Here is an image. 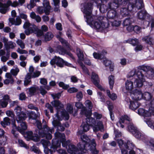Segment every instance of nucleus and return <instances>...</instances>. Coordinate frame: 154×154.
I'll return each mask as SVG.
<instances>
[{
	"mask_svg": "<svg viewBox=\"0 0 154 154\" xmlns=\"http://www.w3.org/2000/svg\"><path fill=\"white\" fill-rule=\"evenodd\" d=\"M35 5L36 4L34 2V1H30V3L27 5V7L30 10L33 8Z\"/></svg>",
	"mask_w": 154,
	"mask_h": 154,
	"instance_id": "55",
	"label": "nucleus"
},
{
	"mask_svg": "<svg viewBox=\"0 0 154 154\" xmlns=\"http://www.w3.org/2000/svg\"><path fill=\"white\" fill-rule=\"evenodd\" d=\"M75 106L78 109H81L80 114L81 115H87L88 114L90 116L91 115V110H87L86 107L84 106L83 104L81 102H76L75 103Z\"/></svg>",
	"mask_w": 154,
	"mask_h": 154,
	"instance_id": "22",
	"label": "nucleus"
},
{
	"mask_svg": "<svg viewBox=\"0 0 154 154\" xmlns=\"http://www.w3.org/2000/svg\"><path fill=\"white\" fill-rule=\"evenodd\" d=\"M45 40L46 41L50 40L53 37L54 35L51 32H48L46 33L44 35Z\"/></svg>",
	"mask_w": 154,
	"mask_h": 154,
	"instance_id": "42",
	"label": "nucleus"
},
{
	"mask_svg": "<svg viewBox=\"0 0 154 154\" xmlns=\"http://www.w3.org/2000/svg\"><path fill=\"white\" fill-rule=\"evenodd\" d=\"M89 125L86 123L83 122L81 126L82 130H79L77 132L78 135H80L83 133L84 132H86L89 129Z\"/></svg>",
	"mask_w": 154,
	"mask_h": 154,
	"instance_id": "30",
	"label": "nucleus"
},
{
	"mask_svg": "<svg viewBox=\"0 0 154 154\" xmlns=\"http://www.w3.org/2000/svg\"><path fill=\"white\" fill-rule=\"evenodd\" d=\"M96 18L93 17V22L91 25H90L89 23L88 24L91 27L94 26L97 29L101 32H106L112 29V27H118L121 24V21L119 20H115L113 21L110 22L111 26L110 25L109 21L105 17L99 16L95 21L94 20Z\"/></svg>",
	"mask_w": 154,
	"mask_h": 154,
	"instance_id": "5",
	"label": "nucleus"
},
{
	"mask_svg": "<svg viewBox=\"0 0 154 154\" xmlns=\"http://www.w3.org/2000/svg\"><path fill=\"white\" fill-rule=\"evenodd\" d=\"M26 137L29 140H32L35 142L38 141L37 134H34L32 131H28L26 133Z\"/></svg>",
	"mask_w": 154,
	"mask_h": 154,
	"instance_id": "28",
	"label": "nucleus"
},
{
	"mask_svg": "<svg viewBox=\"0 0 154 154\" xmlns=\"http://www.w3.org/2000/svg\"><path fill=\"white\" fill-rule=\"evenodd\" d=\"M132 1L127 4V8L123 7L120 10V14L123 17L131 16L133 15V10L134 9V5L132 3Z\"/></svg>",
	"mask_w": 154,
	"mask_h": 154,
	"instance_id": "15",
	"label": "nucleus"
},
{
	"mask_svg": "<svg viewBox=\"0 0 154 154\" xmlns=\"http://www.w3.org/2000/svg\"><path fill=\"white\" fill-rule=\"evenodd\" d=\"M114 76L112 75L109 76V84L111 89H112L114 83Z\"/></svg>",
	"mask_w": 154,
	"mask_h": 154,
	"instance_id": "46",
	"label": "nucleus"
},
{
	"mask_svg": "<svg viewBox=\"0 0 154 154\" xmlns=\"http://www.w3.org/2000/svg\"><path fill=\"white\" fill-rule=\"evenodd\" d=\"M81 151H77V148L75 145H70L69 153L70 154H88V150H89L92 154H98L99 150L96 147V144L94 139L92 140L89 145Z\"/></svg>",
	"mask_w": 154,
	"mask_h": 154,
	"instance_id": "10",
	"label": "nucleus"
},
{
	"mask_svg": "<svg viewBox=\"0 0 154 154\" xmlns=\"http://www.w3.org/2000/svg\"><path fill=\"white\" fill-rule=\"evenodd\" d=\"M50 63L51 65L54 66V68L56 67L55 64L61 68L63 67L64 65L67 66H70L71 65V64L64 60L59 57L56 56L51 60Z\"/></svg>",
	"mask_w": 154,
	"mask_h": 154,
	"instance_id": "14",
	"label": "nucleus"
},
{
	"mask_svg": "<svg viewBox=\"0 0 154 154\" xmlns=\"http://www.w3.org/2000/svg\"><path fill=\"white\" fill-rule=\"evenodd\" d=\"M53 106L55 107L57 110V113L55 116L57 120L55 118H53V120L52 122L53 126L56 127L57 130L61 131H63L65 128L60 122V120H62V119L64 118L65 120H68L69 118V115L68 113L64 109L63 105L62 104L60 101L58 100H54L51 102Z\"/></svg>",
	"mask_w": 154,
	"mask_h": 154,
	"instance_id": "4",
	"label": "nucleus"
},
{
	"mask_svg": "<svg viewBox=\"0 0 154 154\" xmlns=\"http://www.w3.org/2000/svg\"><path fill=\"white\" fill-rule=\"evenodd\" d=\"M66 109L69 113L71 114L73 112V108L71 105H68L67 106Z\"/></svg>",
	"mask_w": 154,
	"mask_h": 154,
	"instance_id": "63",
	"label": "nucleus"
},
{
	"mask_svg": "<svg viewBox=\"0 0 154 154\" xmlns=\"http://www.w3.org/2000/svg\"><path fill=\"white\" fill-rule=\"evenodd\" d=\"M124 43H128L133 46H135L139 43V40L137 38H129L124 42Z\"/></svg>",
	"mask_w": 154,
	"mask_h": 154,
	"instance_id": "40",
	"label": "nucleus"
},
{
	"mask_svg": "<svg viewBox=\"0 0 154 154\" xmlns=\"http://www.w3.org/2000/svg\"><path fill=\"white\" fill-rule=\"evenodd\" d=\"M34 68L32 66H30L29 69V73L30 75L32 76V78H35L38 77L40 74V72L38 71H35L34 72Z\"/></svg>",
	"mask_w": 154,
	"mask_h": 154,
	"instance_id": "35",
	"label": "nucleus"
},
{
	"mask_svg": "<svg viewBox=\"0 0 154 154\" xmlns=\"http://www.w3.org/2000/svg\"><path fill=\"white\" fill-rule=\"evenodd\" d=\"M136 46L134 48V50L136 52H137L139 51H140L143 49V46L139 43L136 45Z\"/></svg>",
	"mask_w": 154,
	"mask_h": 154,
	"instance_id": "62",
	"label": "nucleus"
},
{
	"mask_svg": "<svg viewBox=\"0 0 154 154\" xmlns=\"http://www.w3.org/2000/svg\"><path fill=\"white\" fill-rule=\"evenodd\" d=\"M81 141L77 145L79 149L77 148V151H81L85 148L88 146V145H89L90 142L92 141L91 140L89 137L86 135H83L81 136Z\"/></svg>",
	"mask_w": 154,
	"mask_h": 154,
	"instance_id": "16",
	"label": "nucleus"
},
{
	"mask_svg": "<svg viewBox=\"0 0 154 154\" xmlns=\"http://www.w3.org/2000/svg\"><path fill=\"white\" fill-rule=\"evenodd\" d=\"M58 85L60 87L64 89H67L69 87L68 85H66L63 82H59Z\"/></svg>",
	"mask_w": 154,
	"mask_h": 154,
	"instance_id": "56",
	"label": "nucleus"
},
{
	"mask_svg": "<svg viewBox=\"0 0 154 154\" xmlns=\"http://www.w3.org/2000/svg\"><path fill=\"white\" fill-rule=\"evenodd\" d=\"M7 138L6 136H3L2 138H0V144L1 145H5L6 142Z\"/></svg>",
	"mask_w": 154,
	"mask_h": 154,
	"instance_id": "61",
	"label": "nucleus"
},
{
	"mask_svg": "<svg viewBox=\"0 0 154 154\" xmlns=\"http://www.w3.org/2000/svg\"><path fill=\"white\" fill-rule=\"evenodd\" d=\"M17 103L18 101H14L11 103L12 106H16L14 109L16 115V119L17 123H20L21 126L17 127L14 124L13 125L11 132L16 138H17L18 136L17 131L23 134L24 131L27 128L26 123L23 122L27 118V116L25 112L22 111L21 107L17 105Z\"/></svg>",
	"mask_w": 154,
	"mask_h": 154,
	"instance_id": "3",
	"label": "nucleus"
},
{
	"mask_svg": "<svg viewBox=\"0 0 154 154\" xmlns=\"http://www.w3.org/2000/svg\"><path fill=\"white\" fill-rule=\"evenodd\" d=\"M40 94L43 96H44L47 93V91L45 90V86H40L39 90Z\"/></svg>",
	"mask_w": 154,
	"mask_h": 154,
	"instance_id": "52",
	"label": "nucleus"
},
{
	"mask_svg": "<svg viewBox=\"0 0 154 154\" xmlns=\"http://www.w3.org/2000/svg\"><path fill=\"white\" fill-rule=\"evenodd\" d=\"M77 55L79 59L81 61H83L84 60V55L83 52L81 51L80 50H77Z\"/></svg>",
	"mask_w": 154,
	"mask_h": 154,
	"instance_id": "49",
	"label": "nucleus"
},
{
	"mask_svg": "<svg viewBox=\"0 0 154 154\" xmlns=\"http://www.w3.org/2000/svg\"><path fill=\"white\" fill-rule=\"evenodd\" d=\"M11 15L14 18H10L9 19V22L11 25H14L16 26L19 25L21 23V20L20 17L17 16L15 20L14 17L16 16V13L15 10H13L11 12Z\"/></svg>",
	"mask_w": 154,
	"mask_h": 154,
	"instance_id": "20",
	"label": "nucleus"
},
{
	"mask_svg": "<svg viewBox=\"0 0 154 154\" xmlns=\"http://www.w3.org/2000/svg\"><path fill=\"white\" fill-rule=\"evenodd\" d=\"M10 56L9 53H7L6 56H3L1 57V60L3 63L6 62L8 60Z\"/></svg>",
	"mask_w": 154,
	"mask_h": 154,
	"instance_id": "50",
	"label": "nucleus"
},
{
	"mask_svg": "<svg viewBox=\"0 0 154 154\" xmlns=\"http://www.w3.org/2000/svg\"><path fill=\"white\" fill-rule=\"evenodd\" d=\"M131 98L134 100H138L142 98V93L141 91L139 89H135L131 93Z\"/></svg>",
	"mask_w": 154,
	"mask_h": 154,
	"instance_id": "23",
	"label": "nucleus"
},
{
	"mask_svg": "<svg viewBox=\"0 0 154 154\" xmlns=\"http://www.w3.org/2000/svg\"><path fill=\"white\" fill-rule=\"evenodd\" d=\"M36 124L39 129L38 133L40 137H45L48 140H50L52 138L51 134L54 131V128H51L47 125H45L42 128L41 122L38 120H36Z\"/></svg>",
	"mask_w": 154,
	"mask_h": 154,
	"instance_id": "12",
	"label": "nucleus"
},
{
	"mask_svg": "<svg viewBox=\"0 0 154 154\" xmlns=\"http://www.w3.org/2000/svg\"><path fill=\"white\" fill-rule=\"evenodd\" d=\"M143 41L148 45H151L154 42V35L145 36L142 39Z\"/></svg>",
	"mask_w": 154,
	"mask_h": 154,
	"instance_id": "29",
	"label": "nucleus"
},
{
	"mask_svg": "<svg viewBox=\"0 0 154 154\" xmlns=\"http://www.w3.org/2000/svg\"><path fill=\"white\" fill-rule=\"evenodd\" d=\"M134 0H133L132 3L134 5V9L136 8L137 9H140L143 8L144 5L143 0H136L135 3H133Z\"/></svg>",
	"mask_w": 154,
	"mask_h": 154,
	"instance_id": "33",
	"label": "nucleus"
},
{
	"mask_svg": "<svg viewBox=\"0 0 154 154\" xmlns=\"http://www.w3.org/2000/svg\"><path fill=\"white\" fill-rule=\"evenodd\" d=\"M57 49L60 54L62 55L66 54L71 57L72 56V54L70 52L68 51L61 45L58 46Z\"/></svg>",
	"mask_w": 154,
	"mask_h": 154,
	"instance_id": "32",
	"label": "nucleus"
},
{
	"mask_svg": "<svg viewBox=\"0 0 154 154\" xmlns=\"http://www.w3.org/2000/svg\"><path fill=\"white\" fill-rule=\"evenodd\" d=\"M106 93L108 96L112 100H114L117 98L116 94L114 93H112L111 94L110 91L109 90H107L106 91Z\"/></svg>",
	"mask_w": 154,
	"mask_h": 154,
	"instance_id": "47",
	"label": "nucleus"
},
{
	"mask_svg": "<svg viewBox=\"0 0 154 154\" xmlns=\"http://www.w3.org/2000/svg\"><path fill=\"white\" fill-rule=\"evenodd\" d=\"M8 104V102L4 100H0V106L4 108L7 106Z\"/></svg>",
	"mask_w": 154,
	"mask_h": 154,
	"instance_id": "57",
	"label": "nucleus"
},
{
	"mask_svg": "<svg viewBox=\"0 0 154 154\" xmlns=\"http://www.w3.org/2000/svg\"><path fill=\"white\" fill-rule=\"evenodd\" d=\"M18 144L21 147H24L26 149L29 148V147L25 143L21 140L18 139Z\"/></svg>",
	"mask_w": 154,
	"mask_h": 154,
	"instance_id": "53",
	"label": "nucleus"
},
{
	"mask_svg": "<svg viewBox=\"0 0 154 154\" xmlns=\"http://www.w3.org/2000/svg\"><path fill=\"white\" fill-rule=\"evenodd\" d=\"M32 77V76L30 75L29 73L27 74L24 80V85L26 87L28 85L31 84V79Z\"/></svg>",
	"mask_w": 154,
	"mask_h": 154,
	"instance_id": "38",
	"label": "nucleus"
},
{
	"mask_svg": "<svg viewBox=\"0 0 154 154\" xmlns=\"http://www.w3.org/2000/svg\"><path fill=\"white\" fill-rule=\"evenodd\" d=\"M137 17L141 20H145L148 22V25L149 24L150 17L147 16V12L144 10H142L137 12Z\"/></svg>",
	"mask_w": 154,
	"mask_h": 154,
	"instance_id": "21",
	"label": "nucleus"
},
{
	"mask_svg": "<svg viewBox=\"0 0 154 154\" xmlns=\"http://www.w3.org/2000/svg\"><path fill=\"white\" fill-rule=\"evenodd\" d=\"M25 2V0H18V1L12 2V7H16L17 6H21Z\"/></svg>",
	"mask_w": 154,
	"mask_h": 154,
	"instance_id": "43",
	"label": "nucleus"
},
{
	"mask_svg": "<svg viewBox=\"0 0 154 154\" xmlns=\"http://www.w3.org/2000/svg\"><path fill=\"white\" fill-rule=\"evenodd\" d=\"M85 105L88 108L89 110H91V115L90 116L88 114L87 115H85L86 117V123L89 124L90 126H93V129L94 131L95 132H97L100 131L101 132L104 131V126L103 123L101 121H99L97 122V125H96V122L95 119L91 116L92 115V113L91 109L92 108V105L91 101L88 100H87L85 102Z\"/></svg>",
	"mask_w": 154,
	"mask_h": 154,
	"instance_id": "7",
	"label": "nucleus"
},
{
	"mask_svg": "<svg viewBox=\"0 0 154 154\" xmlns=\"http://www.w3.org/2000/svg\"><path fill=\"white\" fill-rule=\"evenodd\" d=\"M7 115L11 118H14V114L13 111L11 110H8L6 112Z\"/></svg>",
	"mask_w": 154,
	"mask_h": 154,
	"instance_id": "64",
	"label": "nucleus"
},
{
	"mask_svg": "<svg viewBox=\"0 0 154 154\" xmlns=\"http://www.w3.org/2000/svg\"><path fill=\"white\" fill-rule=\"evenodd\" d=\"M16 44L12 41H10L5 46V48L7 53H9L10 49H13L14 48Z\"/></svg>",
	"mask_w": 154,
	"mask_h": 154,
	"instance_id": "37",
	"label": "nucleus"
},
{
	"mask_svg": "<svg viewBox=\"0 0 154 154\" xmlns=\"http://www.w3.org/2000/svg\"><path fill=\"white\" fill-rule=\"evenodd\" d=\"M23 27L26 29L25 32L26 35H29L30 33H36L37 36L38 37L43 35V32L47 31L48 29L47 26L45 25L42 26L41 29H38L35 25L30 24L28 20L26 21Z\"/></svg>",
	"mask_w": 154,
	"mask_h": 154,
	"instance_id": "11",
	"label": "nucleus"
},
{
	"mask_svg": "<svg viewBox=\"0 0 154 154\" xmlns=\"http://www.w3.org/2000/svg\"><path fill=\"white\" fill-rule=\"evenodd\" d=\"M31 150L33 151L34 152L39 154L40 153V151L39 149L35 146H32L30 149Z\"/></svg>",
	"mask_w": 154,
	"mask_h": 154,
	"instance_id": "59",
	"label": "nucleus"
},
{
	"mask_svg": "<svg viewBox=\"0 0 154 154\" xmlns=\"http://www.w3.org/2000/svg\"><path fill=\"white\" fill-rule=\"evenodd\" d=\"M106 54V52L105 50H103L101 53L94 52L93 54L94 57L96 59L101 60L104 57L105 55Z\"/></svg>",
	"mask_w": 154,
	"mask_h": 154,
	"instance_id": "34",
	"label": "nucleus"
},
{
	"mask_svg": "<svg viewBox=\"0 0 154 154\" xmlns=\"http://www.w3.org/2000/svg\"><path fill=\"white\" fill-rule=\"evenodd\" d=\"M28 115L29 120H36L37 117L40 116V113L38 111L36 114L34 112L31 111L28 112Z\"/></svg>",
	"mask_w": 154,
	"mask_h": 154,
	"instance_id": "36",
	"label": "nucleus"
},
{
	"mask_svg": "<svg viewBox=\"0 0 154 154\" xmlns=\"http://www.w3.org/2000/svg\"><path fill=\"white\" fill-rule=\"evenodd\" d=\"M106 104L108 106V108L109 111V112H112V109L113 106L112 103L109 101H106Z\"/></svg>",
	"mask_w": 154,
	"mask_h": 154,
	"instance_id": "51",
	"label": "nucleus"
},
{
	"mask_svg": "<svg viewBox=\"0 0 154 154\" xmlns=\"http://www.w3.org/2000/svg\"><path fill=\"white\" fill-rule=\"evenodd\" d=\"M114 9H109L107 13V17L109 19L118 18L119 16Z\"/></svg>",
	"mask_w": 154,
	"mask_h": 154,
	"instance_id": "27",
	"label": "nucleus"
},
{
	"mask_svg": "<svg viewBox=\"0 0 154 154\" xmlns=\"http://www.w3.org/2000/svg\"><path fill=\"white\" fill-rule=\"evenodd\" d=\"M125 100L127 103H129V108L132 110H135L140 105V104L137 100L131 101L128 97L126 98Z\"/></svg>",
	"mask_w": 154,
	"mask_h": 154,
	"instance_id": "25",
	"label": "nucleus"
},
{
	"mask_svg": "<svg viewBox=\"0 0 154 154\" xmlns=\"http://www.w3.org/2000/svg\"><path fill=\"white\" fill-rule=\"evenodd\" d=\"M131 119L126 115L121 116L116 125L122 128L127 125L128 130L136 138L142 140L145 143L146 147L154 151V139L148 137L144 134L139 131L131 122Z\"/></svg>",
	"mask_w": 154,
	"mask_h": 154,
	"instance_id": "1",
	"label": "nucleus"
},
{
	"mask_svg": "<svg viewBox=\"0 0 154 154\" xmlns=\"http://www.w3.org/2000/svg\"><path fill=\"white\" fill-rule=\"evenodd\" d=\"M57 37L58 38L59 40L63 46L68 47L69 44L66 40L60 37L58 35H57Z\"/></svg>",
	"mask_w": 154,
	"mask_h": 154,
	"instance_id": "45",
	"label": "nucleus"
},
{
	"mask_svg": "<svg viewBox=\"0 0 154 154\" xmlns=\"http://www.w3.org/2000/svg\"><path fill=\"white\" fill-rule=\"evenodd\" d=\"M17 44L20 46L22 49H24L25 48V44L23 41L21 39H18L16 41Z\"/></svg>",
	"mask_w": 154,
	"mask_h": 154,
	"instance_id": "48",
	"label": "nucleus"
},
{
	"mask_svg": "<svg viewBox=\"0 0 154 154\" xmlns=\"http://www.w3.org/2000/svg\"><path fill=\"white\" fill-rule=\"evenodd\" d=\"M54 135L55 138L52 140L51 148H53L55 151L57 148L60 147L61 143H62V146L67 149L69 152L70 146L74 145L71 143L69 140L66 141L65 136L63 133L57 132L55 133Z\"/></svg>",
	"mask_w": 154,
	"mask_h": 154,
	"instance_id": "8",
	"label": "nucleus"
},
{
	"mask_svg": "<svg viewBox=\"0 0 154 154\" xmlns=\"http://www.w3.org/2000/svg\"><path fill=\"white\" fill-rule=\"evenodd\" d=\"M140 70L143 71L145 76L148 79H154V69L146 64L140 65L138 66V87H142L145 81V76Z\"/></svg>",
	"mask_w": 154,
	"mask_h": 154,
	"instance_id": "9",
	"label": "nucleus"
},
{
	"mask_svg": "<svg viewBox=\"0 0 154 154\" xmlns=\"http://www.w3.org/2000/svg\"><path fill=\"white\" fill-rule=\"evenodd\" d=\"M142 99L146 101H150V106L148 110L143 108H139L137 110L138 114L143 117L144 121L146 122L148 126L152 129L154 128V119L152 115L154 116V99L151 100L152 96L148 92H146L142 94Z\"/></svg>",
	"mask_w": 154,
	"mask_h": 154,
	"instance_id": "2",
	"label": "nucleus"
},
{
	"mask_svg": "<svg viewBox=\"0 0 154 154\" xmlns=\"http://www.w3.org/2000/svg\"><path fill=\"white\" fill-rule=\"evenodd\" d=\"M39 90L38 86L34 85L26 89L27 94L30 97L35 95L38 93Z\"/></svg>",
	"mask_w": 154,
	"mask_h": 154,
	"instance_id": "24",
	"label": "nucleus"
},
{
	"mask_svg": "<svg viewBox=\"0 0 154 154\" xmlns=\"http://www.w3.org/2000/svg\"><path fill=\"white\" fill-rule=\"evenodd\" d=\"M76 97L78 101H81L83 98V94L82 92L80 91L78 92L76 94Z\"/></svg>",
	"mask_w": 154,
	"mask_h": 154,
	"instance_id": "58",
	"label": "nucleus"
},
{
	"mask_svg": "<svg viewBox=\"0 0 154 154\" xmlns=\"http://www.w3.org/2000/svg\"><path fill=\"white\" fill-rule=\"evenodd\" d=\"M91 79L92 81L94 84L99 88L101 89L102 87L99 84L100 81L98 75L95 72H92Z\"/></svg>",
	"mask_w": 154,
	"mask_h": 154,
	"instance_id": "26",
	"label": "nucleus"
},
{
	"mask_svg": "<svg viewBox=\"0 0 154 154\" xmlns=\"http://www.w3.org/2000/svg\"><path fill=\"white\" fill-rule=\"evenodd\" d=\"M117 143L121 150V154H128V150L134 147V144L131 141L128 140L126 142H124L121 139L117 140Z\"/></svg>",
	"mask_w": 154,
	"mask_h": 154,
	"instance_id": "13",
	"label": "nucleus"
},
{
	"mask_svg": "<svg viewBox=\"0 0 154 154\" xmlns=\"http://www.w3.org/2000/svg\"><path fill=\"white\" fill-rule=\"evenodd\" d=\"M133 19L132 18L129 17L126 18L123 21V25L125 26H127L131 25Z\"/></svg>",
	"mask_w": 154,
	"mask_h": 154,
	"instance_id": "44",
	"label": "nucleus"
},
{
	"mask_svg": "<svg viewBox=\"0 0 154 154\" xmlns=\"http://www.w3.org/2000/svg\"><path fill=\"white\" fill-rule=\"evenodd\" d=\"M125 87L126 90H132L134 88L133 82L128 80H127L125 83Z\"/></svg>",
	"mask_w": 154,
	"mask_h": 154,
	"instance_id": "39",
	"label": "nucleus"
},
{
	"mask_svg": "<svg viewBox=\"0 0 154 154\" xmlns=\"http://www.w3.org/2000/svg\"><path fill=\"white\" fill-rule=\"evenodd\" d=\"M102 3V2H98L99 6H97V5L96 4L97 7L98 8H99V10L101 13H105L107 10H109V9H112V8L109 7L108 4V6H107L106 5L104 4H102L101 5V3Z\"/></svg>",
	"mask_w": 154,
	"mask_h": 154,
	"instance_id": "31",
	"label": "nucleus"
},
{
	"mask_svg": "<svg viewBox=\"0 0 154 154\" xmlns=\"http://www.w3.org/2000/svg\"><path fill=\"white\" fill-rule=\"evenodd\" d=\"M133 0H113L112 2L108 3L109 7L116 9L120 6H125Z\"/></svg>",
	"mask_w": 154,
	"mask_h": 154,
	"instance_id": "17",
	"label": "nucleus"
},
{
	"mask_svg": "<svg viewBox=\"0 0 154 154\" xmlns=\"http://www.w3.org/2000/svg\"><path fill=\"white\" fill-rule=\"evenodd\" d=\"M10 119L8 117H6L4 118L3 121L1 122V124L3 127H5L10 125Z\"/></svg>",
	"mask_w": 154,
	"mask_h": 154,
	"instance_id": "41",
	"label": "nucleus"
},
{
	"mask_svg": "<svg viewBox=\"0 0 154 154\" xmlns=\"http://www.w3.org/2000/svg\"><path fill=\"white\" fill-rule=\"evenodd\" d=\"M12 7V2L8 0L6 3H3L0 2V12L2 14H5L9 10V7Z\"/></svg>",
	"mask_w": 154,
	"mask_h": 154,
	"instance_id": "19",
	"label": "nucleus"
},
{
	"mask_svg": "<svg viewBox=\"0 0 154 154\" xmlns=\"http://www.w3.org/2000/svg\"><path fill=\"white\" fill-rule=\"evenodd\" d=\"M141 29L140 27L137 26H134L133 31L137 33H139L140 32Z\"/></svg>",
	"mask_w": 154,
	"mask_h": 154,
	"instance_id": "60",
	"label": "nucleus"
},
{
	"mask_svg": "<svg viewBox=\"0 0 154 154\" xmlns=\"http://www.w3.org/2000/svg\"><path fill=\"white\" fill-rule=\"evenodd\" d=\"M43 7H38L37 9V11L39 14H42L44 12L47 15L49 14L51 7L49 2L47 0H44L43 2Z\"/></svg>",
	"mask_w": 154,
	"mask_h": 154,
	"instance_id": "18",
	"label": "nucleus"
},
{
	"mask_svg": "<svg viewBox=\"0 0 154 154\" xmlns=\"http://www.w3.org/2000/svg\"><path fill=\"white\" fill-rule=\"evenodd\" d=\"M19 71V69L17 67H16L14 69H11V72L13 75L16 76Z\"/></svg>",
	"mask_w": 154,
	"mask_h": 154,
	"instance_id": "54",
	"label": "nucleus"
},
{
	"mask_svg": "<svg viewBox=\"0 0 154 154\" xmlns=\"http://www.w3.org/2000/svg\"><path fill=\"white\" fill-rule=\"evenodd\" d=\"M89 2L82 4L81 5V9L84 14V17L87 23L91 25L93 22V17L97 18L96 16L92 15V14L93 5L94 3L99 6L98 2H106L109 0H85Z\"/></svg>",
	"mask_w": 154,
	"mask_h": 154,
	"instance_id": "6",
	"label": "nucleus"
}]
</instances>
